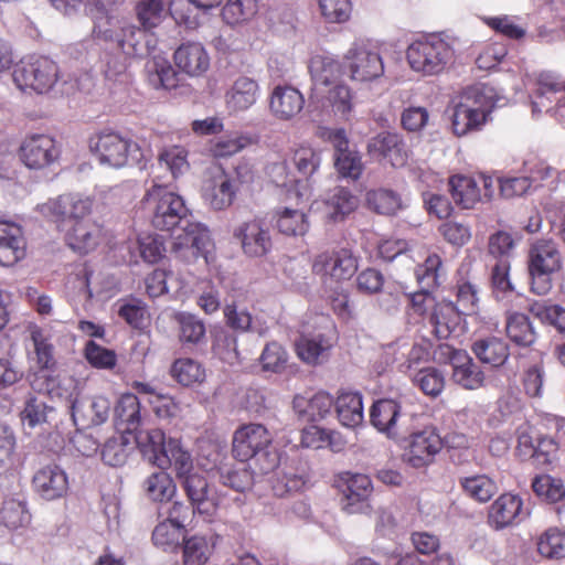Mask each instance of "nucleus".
Instances as JSON below:
<instances>
[{"label": "nucleus", "instance_id": "nucleus-58", "mask_svg": "<svg viewBox=\"0 0 565 565\" xmlns=\"http://www.w3.org/2000/svg\"><path fill=\"white\" fill-rule=\"evenodd\" d=\"M148 82L154 88L172 89L178 86V74L166 60L152 61L147 65Z\"/></svg>", "mask_w": 565, "mask_h": 565}, {"label": "nucleus", "instance_id": "nucleus-63", "mask_svg": "<svg viewBox=\"0 0 565 565\" xmlns=\"http://www.w3.org/2000/svg\"><path fill=\"white\" fill-rule=\"evenodd\" d=\"M534 493L550 503H556L564 499L565 488L561 479L550 475L536 476L532 481Z\"/></svg>", "mask_w": 565, "mask_h": 565}, {"label": "nucleus", "instance_id": "nucleus-4", "mask_svg": "<svg viewBox=\"0 0 565 565\" xmlns=\"http://www.w3.org/2000/svg\"><path fill=\"white\" fill-rule=\"evenodd\" d=\"M11 76L20 92L29 95H44L56 85L60 68L47 56L26 55L13 65Z\"/></svg>", "mask_w": 565, "mask_h": 565}, {"label": "nucleus", "instance_id": "nucleus-5", "mask_svg": "<svg viewBox=\"0 0 565 565\" xmlns=\"http://www.w3.org/2000/svg\"><path fill=\"white\" fill-rule=\"evenodd\" d=\"M141 205L158 231L170 232L191 214L181 195L160 184H153L146 191Z\"/></svg>", "mask_w": 565, "mask_h": 565}, {"label": "nucleus", "instance_id": "nucleus-1", "mask_svg": "<svg viewBox=\"0 0 565 565\" xmlns=\"http://www.w3.org/2000/svg\"><path fill=\"white\" fill-rule=\"evenodd\" d=\"M321 163L319 152L309 145L291 148L286 158L267 166L266 173L270 182L285 190L288 198L302 201L312 191V177Z\"/></svg>", "mask_w": 565, "mask_h": 565}, {"label": "nucleus", "instance_id": "nucleus-61", "mask_svg": "<svg viewBox=\"0 0 565 565\" xmlns=\"http://www.w3.org/2000/svg\"><path fill=\"white\" fill-rule=\"evenodd\" d=\"M83 355L94 369L113 370L117 365L116 352L96 343L94 340L85 343Z\"/></svg>", "mask_w": 565, "mask_h": 565}, {"label": "nucleus", "instance_id": "nucleus-44", "mask_svg": "<svg viewBox=\"0 0 565 565\" xmlns=\"http://www.w3.org/2000/svg\"><path fill=\"white\" fill-rule=\"evenodd\" d=\"M174 381L185 387L201 385L206 379L204 366L190 358L177 359L170 370Z\"/></svg>", "mask_w": 565, "mask_h": 565}, {"label": "nucleus", "instance_id": "nucleus-52", "mask_svg": "<svg viewBox=\"0 0 565 565\" xmlns=\"http://www.w3.org/2000/svg\"><path fill=\"white\" fill-rule=\"evenodd\" d=\"M310 74L318 85H330L342 74L343 65L330 56L317 55L310 61Z\"/></svg>", "mask_w": 565, "mask_h": 565}, {"label": "nucleus", "instance_id": "nucleus-39", "mask_svg": "<svg viewBox=\"0 0 565 565\" xmlns=\"http://www.w3.org/2000/svg\"><path fill=\"white\" fill-rule=\"evenodd\" d=\"M116 306L118 317L125 321L131 329L143 330L150 322V312L148 306L141 299L129 296L117 301Z\"/></svg>", "mask_w": 565, "mask_h": 565}, {"label": "nucleus", "instance_id": "nucleus-34", "mask_svg": "<svg viewBox=\"0 0 565 565\" xmlns=\"http://www.w3.org/2000/svg\"><path fill=\"white\" fill-rule=\"evenodd\" d=\"M258 92L259 86L254 78L239 76L225 94L226 107L232 111H244L256 103Z\"/></svg>", "mask_w": 565, "mask_h": 565}, {"label": "nucleus", "instance_id": "nucleus-31", "mask_svg": "<svg viewBox=\"0 0 565 565\" xmlns=\"http://www.w3.org/2000/svg\"><path fill=\"white\" fill-rule=\"evenodd\" d=\"M471 351L481 363L495 369L503 366L510 356L509 343L495 335L475 340Z\"/></svg>", "mask_w": 565, "mask_h": 565}, {"label": "nucleus", "instance_id": "nucleus-10", "mask_svg": "<svg viewBox=\"0 0 565 565\" xmlns=\"http://www.w3.org/2000/svg\"><path fill=\"white\" fill-rule=\"evenodd\" d=\"M491 109L492 100L487 96L484 87H469L454 108L451 115L454 134L465 136L470 131L479 130L486 124Z\"/></svg>", "mask_w": 565, "mask_h": 565}, {"label": "nucleus", "instance_id": "nucleus-23", "mask_svg": "<svg viewBox=\"0 0 565 565\" xmlns=\"http://www.w3.org/2000/svg\"><path fill=\"white\" fill-rule=\"evenodd\" d=\"M367 150L372 157L386 160L393 167H403L407 161L405 143L395 132H380L370 140Z\"/></svg>", "mask_w": 565, "mask_h": 565}, {"label": "nucleus", "instance_id": "nucleus-62", "mask_svg": "<svg viewBox=\"0 0 565 565\" xmlns=\"http://www.w3.org/2000/svg\"><path fill=\"white\" fill-rule=\"evenodd\" d=\"M136 15L143 31L157 28L164 17L162 0H140L136 6Z\"/></svg>", "mask_w": 565, "mask_h": 565}, {"label": "nucleus", "instance_id": "nucleus-6", "mask_svg": "<svg viewBox=\"0 0 565 565\" xmlns=\"http://www.w3.org/2000/svg\"><path fill=\"white\" fill-rule=\"evenodd\" d=\"M454 57L452 46L437 34L413 41L406 50L411 68L425 76L440 74Z\"/></svg>", "mask_w": 565, "mask_h": 565}, {"label": "nucleus", "instance_id": "nucleus-64", "mask_svg": "<svg viewBox=\"0 0 565 565\" xmlns=\"http://www.w3.org/2000/svg\"><path fill=\"white\" fill-rule=\"evenodd\" d=\"M537 551L545 558L565 557V533L558 529L546 530L537 541Z\"/></svg>", "mask_w": 565, "mask_h": 565}, {"label": "nucleus", "instance_id": "nucleus-51", "mask_svg": "<svg viewBox=\"0 0 565 565\" xmlns=\"http://www.w3.org/2000/svg\"><path fill=\"white\" fill-rule=\"evenodd\" d=\"M132 440L153 465H156V457L168 452L166 435L159 428L149 429L147 431H137L136 435H132Z\"/></svg>", "mask_w": 565, "mask_h": 565}, {"label": "nucleus", "instance_id": "nucleus-25", "mask_svg": "<svg viewBox=\"0 0 565 565\" xmlns=\"http://www.w3.org/2000/svg\"><path fill=\"white\" fill-rule=\"evenodd\" d=\"M305 106L303 95L294 86H276L269 98V109L279 120H291Z\"/></svg>", "mask_w": 565, "mask_h": 565}, {"label": "nucleus", "instance_id": "nucleus-43", "mask_svg": "<svg viewBox=\"0 0 565 565\" xmlns=\"http://www.w3.org/2000/svg\"><path fill=\"white\" fill-rule=\"evenodd\" d=\"M529 312L543 326L553 327L559 333H565V308L546 300H532Z\"/></svg>", "mask_w": 565, "mask_h": 565}, {"label": "nucleus", "instance_id": "nucleus-2", "mask_svg": "<svg viewBox=\"0 0 565 565\" xmlns=\"http://www.w3.org/2000/svg\"><path fill=\"white\" fill-rule=\"evenodd\" d=\"M232 454L241 462L260 461L263 473L274 470L279 462L278 452L273 449V435L262 424L241 425L233 434Z\"/></svg>", "mask_w": 565, "mask_h": 565}, {"label": "nucleus", "instance_id": "nucleus-38", "mask_svg": "<svg viewBox=\"0 0 565 565\" xmlns=\"http://www.w3.org/2000/svg\"><path fill=\"white\" fill-rule=\"evenodd\" d=\"M461 312L452 302H439L429 315V324L438 339H448L459 327Z\"/></svg>", "mask_w": 565, "mask_h": 565}, {"label": "nucleus", "instance_id": "nucleus-18", "mask_svg": "<svg viewBox=\"0 0 565 565\" xmlns=\"http://www.w3.org/2000/svg\"><path fill=\"white\" fill-rule=\"evenodd\" d=\"M211 243L209 230L198 222H188L171 245V252L180 258H198Z\"/></svg>", "mask_w": 565, "mask_h": 565}, {"label": "nucleus", "instance_id": "nucleus-56", "mask_svg": "<svg viewBox=\"0 0 565 565\" xmlns=\"http://www.w3.org/2000/svg\"><path fill=\"white\" fill-rule=\"evenodd\" d=\"M257 8V0H226L221 15L226 24L236 25L250 20Z\"/></svg>", "mask_w": 565, "mask_h": 565}, {"label": "nucleus", "instance_id": "nucleus-32", "mask_svg": "<svg viewBox=\"0 0 565 565\" xmlns=\"http://www.w3.org/2000/svg\"><path fill=\"white\" fill-rule=\"evenodd\" d=\"M448 188L454 202L460 209L470 210L482 202L479 182L472 175H451L448 179Z\"/></svg>", "mask_w": 565, "mask_h": 565}, {"label": "nucleus", "instance_id": "nucleus-21", "mask_svg": "<svg viewBox=\"0 0 565 565\" xmlns=\"http://www.w3.org/2000/svg\"><path fill=\"white\" fill-rule=\"evenodd\" d=\"M321 211L326 221L339 223L347 220L359 206V199L344 186H334L327 191L321 200Z\"/></svg>", "mask_w": 565, "mask_h": 565}, {"label": "nucleus", "instance_id": "nucleus-50", "mask_svg": "<svg viewBox=\"0 0 565 565\" xmlns=\"http://www.w3.org/2000/svg\"><path fill=\"white\" fill-rule=\"evenodd\" d=\"M31 514L26 502L14 498L6 499L0 510V523L9 530H18L29 525Z\"/></svg>", "mask_w": 565, "mask_h": 565}, {"label": "nucleus", "instance_id": "nucleus-42", "mask_svg": "<svg viewBox=\"0 0 565 565\" xmlns=\"http://www.w3.org/2000/svg\"><path fill=\"white\" fill-rule=\"evenodd\" d=\"M458 482L462 493L479 503L490 501L498 491L495 481L487 475L461 477Z\"/></svg>", "mask_w": 565, "mask_h": 565}, {"label": "nucleus", "instance_id": "nucleus-40", "mask_svg": "<svg viewBox=\"0 0 565 565\" xmlns=\"http://www.w3.org/2000/svg\"><path fill=\"white\" fill-rule=\"evenodd\" d=\"M333 406L335 407V401L326 392H318L309 399L302 396H296L294 399L295 409L309 422L324 418Z\"/></svg>", "mask_w": 565, "mask_h": 565}, {"label": "nucleus", "instance_id": "nucleus-8", "mask_svg": "<svg viewBox=\"0 0 565 565\" xmlns=\"http://www.w3.org/2000/svg\"><path fill=\"white\" fill-rule=\"evenodd\" d=\"M93 19L92 34L94 39L111 45L126 55L138 54L137 35L141 33L139 28L126 18L115 14L114 11L95 12Z\"/></svg>", "mask_w": 565, "mask_h": 565}, {"label": "nucleus", "instance_id": "nucleus-41", "mask_svg": "<svg viewBox=\"0 0 565 565\" xmlns=\"http://www.w3.org/2000/svg\"><path fill=\"white\" fill-rule=\"evenodd\" d=\"M508 338L516 345L529 348L536 341V332L529 317L521 312H509L505 320Z\"/></svg>", "mask_w": 565, "mask_h": 565}, {"label": "nucleus", "instance_id": "nucleus-24", "mask_svg": "<svg viewBox=\"0 0 565 565\" xmlns=\"http://www.w3.org/2000/svg\"><path fill=\"white\" fill-rule=\"evenodd\" d=\"M181 486L185 495L192 507L193 513L211 516L216 511V504L210 498V486L206 478L199 473L193 472L181 479Z\"/></svg>", "mask_w": 565, "mask_h": 565}, {"label": "nucleus", "instance_id": "nucleus-33", "mask_svg": "<svg viewBox=\"0 0 565 565\" xmlns=\"http://www.w3.org/2000/svg\"><path fill=\"white\" fill-rule=\"evenodd\" d=\"M401 415V405L388 398L374 402L370 409V422L379 431L394 438L398 435L397 419Z\"/></svg>", "mask_w": 565, "mask_h": 565}, {"label": "nucleus", "instance_id": "nucleus-48", "mask_svg": "<svg viewBox=\"0 0 565 565\" xmlns=\"http://www.w3.org/2000/svg\"><path fill=\"white\" fill-rule=\"evenodd\" d=\"M132 448V437L118 433L104 444L102 459L108 466L120 467L126 463Z\"/></svg>", "mask_w": 565, "mask_h": 565}, {"label": "nucleus", "instance_id": "nucleus-60", "mask_svg": "<svg viewBox=\"0 0 565 565\" xmlns=\"http://www.w3.org/2000/svg\"><path fill=\"white\" fill-rule=\"evenodd\" d=\"M413 384L425 395L437 397L445 388V376L436 367H423L413 376Z\"/></svg>", "mask_w": 565, "mask_h": 565}, {"label": "nucleus", "instance_id": "nucleus-3", "mask_svg": "<svg viewBox=\"0 0 565 565\" xmlns=\"http://www.w3.org/2000/svg\"><path fill=\"white\" fill-rule=\"evenodd\" d=\"M88 148L100 166L113 169L138 166L145 159L137 141L111 129L93 134L88 138Z\"/></svg>", "mask_w": 565, "mask_h": 565}, {"label": "nucleus", "instance_id": "nucleus-28", "mask_svg": "<svg viewBox=\"0 0 565 565\" xmlns=\"http://www.w3.org/2000/svg\"><path fill=\"white\" fill-rule=\"evenodd\" d=\"M92 206L93 201L90 199L67 194L58 196L57 200L51 203L50 209L54 215L61 218L64 226L92 221L89 217Z\"/></svg>", "mask_w": 565, "mask_h": 565}, {"label": "nucleus", "instance_id": "nucleus-27", "mask_svg": "<svg viewBox=\"0 0 565 565\" xmlns=\"http://www.w3.org/2000/svg\"><path fill=\"white\" fill-rule=\"evenodd\" d=\"M452 381L465 390H478L484 384V373L481 367L466 353L452 350L450 355Z\"/></svg>", "mask_w": 565, "mask_h": 565}, {"label": "nucleus", "instance_id": "nucleus-46", "mask_svg": "<svg viewBox=\"0 0 565 565\" xmlns=\"http://www.w3.org/2000/svg\"><path fill=\"white\" fill-rule=\"evenodd\" d=\"M215 541L211 537L193 535L183 541L182 561L183 565H204L210 559Z\"/></svg>", "mask_w": 565, "mask_h": 565}, {"label": "nucleus", "instance_id": "nucleus-29", "mask_svg": "<svg viewBox=\"0 0 565 565\" xmlns=\"http://www.w3.org/2000/svg\"><path fill=\"white\" fill-rule=\"evenodd\" d=\"M115 426L118 433L132 437L141 425V406L132 393L122 394L114 411Z\"/></svg>", "mask_w": 565, "mask_h": 565}, {"label": "nucleus", "instance_id": "nucleus-55", "mask_svg": "<svg viewBox=\"0 0 565 565\" xmlns=\"http://www.w3.org/2000/svg\"><path fill=\"white\" fill-rule=\"evenodd\" d=\"M366 203L370 209L383 215H394L402 207L399 194L388 189L369 191Z\"/></svg>", "mask_w": 565, "mask_h": 565}, {"label": "nucleus", "instance_id": "nucleus-15", "mask_svg": "<svg viewBox=\"0 0 565 565\" xmlns=\"http://www.w3.org/2000/svg\"><path fill=\"white\" fill-rule=\"evenodd\" d=\"M441 449L443 440L434 428L426 427L409 436L403 459L413 468H425L435 461Z\"/></svg>", "mask_w": 565, "mask_h": 565}, {"label": "nucleus", "instance_id": "nucleus-45", "mask_svg": "<svg viewBox=\"0 0 565 565\" xmlns=\"http://www.w3.org/2000/svg\"><path fill=\"white\" fill-rule=\"evenodd\" d=\"M274 220L277 230L286 236H303L310 226L307 215L296 209L277 210Z\"/></svg>", "mask_w": 565, "mask_h": 565}, {"label": "nucleus", "instance_id": "nucleus-22", "mask_svg": "<svg viewBox=\"0 0 565 565\" xmlns=\"http://www.w3.org/2000/svg\"><path fill=\"white\" fill-rule=\"evenodd\" d=\"M173 62L178 70L188 76L198 77L210 67V56L200 42L181 43L173 53Z\"/></svg>", "mask_w": 565, "mask_h": 565}, {"label": "nucleus", "instance_id": "nucleus-16", "mask_svg": "<svg viewBox=\"0 0 565 565\" xmlns=\"http://www.w3.org/2000/svg\"><path fill=\"white\" fill-rule=\"evenodd\" d=\"M340 481L343 509L348 513H361L370 508L369 500L373 492V483L369 476L345 471L340 475Z\"/></svg>", "mask_w": 565, "mask_h": 565}, {"label": "nucleus", "instance_id": "nucleus-19", "mask_svg": "<svg viewBox=\"0 0 565 565\" xmlns=\"http://www.w3.org/2000/svg\"><path fill=\"white\" fill-rule=\"evenodd\" d=\"M32 487L42 499L52 501L67 493L68 478L58 465L47 463L35 471Z\"/></svg>", "mask_w": 565, "mask_h": 565}, {"label": "nucleus", "instance_id": "nucleus-49", "mask_svg": "<svg viewBox=\"0 0 565 565\" xmlns=\"http://www.w3.org/2000/svg\"><path fill=\"white\" fill-rule=\"evenodd\" d=\"M174 321L178 324V337L182 344H198L205 338V324L195 315L177 312Z\"/></svg>", "mask_w": 565, "mask_h": 565}, {"label": "nucleus", "instance_id": "nucleus-57", "mask_svg": "<svg viewBox=\"0 0 565 565\" xmlns=\"http://www.w3.org/2000/svg\"><path fill=\"white\" fill-rule=\"evenodd\" d=\"M189 152L183 146H169L163 148L158 154V161L164 166L174 179L183 175L190 169L188 160Z\"/></svg>", "mask_w": 565, "mask_h": 565}, {"label": "nucleus", "instance_id": "nucleus-53", "mask_svg": "<svg viewBox=\"0 0 565 565\" xmlns=\"http://www.w3.org/2000/svg\"><path fill=\"white\" fill-rule=\"evenodd\" d=\"M332 341L324 334L302 337L296 343L299 359L308 364H317L319 358L332 348Z\"/></svg>", "mask_w": 565, "mask_h": 565}, {"label": "nucleus", "instance_id": "nucleus-59", "mask_svg": "<svg viewBox=\"0 0 565 565\" xmlns=\"http://www.w3.org/2000/svg\"><path fill=\"white\" fill-rule=\"evenodd\" d=\"M332 113L343 120H349L354 108V96L351 88L339 84L333 86L327 96Z\"/></svg>", "mask_w": 565, "mask_h": 565}, {"label": "nucleus", "instance_id": "nucleus-14", "mask_svg": "<svg viewBox=\"0 0 565 565\" xmlns=\"http://www.w3.org/2000/svg\"><path fill=\"white\" fill-rule=\"evenodd\" d=\"M343 70L355 82H372L384 73L381 55L363 44H354L345 54Z\"/></svg>", "mask_w": 565, "mask_h": 565}, {"label": "nucleus", "instance_id": "nucleus-54", "mask_svg": "<svg viewBox=\"0 0 565 565\" xmlns=\"http://www.w3.org/2000/svg\"><path fill=\"white\" fill-rule=\"evenodd\" d=\"M308 482L309 477L307 473L290 469L275 476L271 480V489L276 497H285L305 490Z\"/></svg>", "mask_w": 565, "mask_h": 565}, {"label": "nucleus", "instance_id": "nucleus-20", "mask_svg": "<svg viewBox=\"0 0 565 565\" xmlns=\"http://www.w3.org/2000/svg\"><path fill=\"white\" fill-rule=\"evenodd\" d=\"M26 238L17 223L0 221V265L13 266L26 256Z\"/></svg>", "mask_w": 565, "mask_h": 565}, {"label": "nucleus", "instance_id": "nucleus-7", "mask_svg": "<svg viewBox=\"0 0 565 565\" xmlns=\"http://www.w3.org/2000/svg\"><path fill=\"white\" fill-rule=\"evenodd\" d=\"M527 269L530 289L537 296H546L553 288V276L562 269V255L552 239H537L529 250Z\"/></svg>", "mask_w": 565, "mask_h": 565}, {"label": "nucleus", "instance_id": "nucleus-13", "mask_svg": "<svg viewBox=\"0 0 565 565\" xmlns=\"http://www.w3.org/2000/svg\"><path fill=\"white\" fill-rule=\"evenodd\" d=\"M233 237L239 243L243 254L249 258L265 257L274 246L269 226L258 217L235 226Z\"/></svg>", "mask_w": 565, "mask_h": 565}, {"label": "nucleus", "instance_id": "nucleus-11", "mask_svg": "<svg viewBox=\"0 0 565 565\" xmlns=\"http://www.w3.org/2000/svg\"><path fill=\"white\" fill-rule=\"evenodd\" d=\"M20 161L30 170H44L55 164L61 157V148L50 135L30 134L26 135L19 148Z\"/></svg>", "mask_w": 565, "mask_h": 565}, {"label": "nucleus", "instance_id": "nucleus-47", "mask_svg": "<svg viewBox=\"0 0 565 565\" xmlns=\"http://www.w3.org/2000/svg\"><path fill=\"white\" fill-rule=\"evenodd\" d=\"M148 498L154 502H169L177 493V484L166 471L151 473L143 483Z\"/></svg>", "mask_w": 565, "mask_h": 565}, {"label": "nucleus", "instance_id": "nucleus-12", "mask_svg": "<svg viewBox=\"0 0 565 565\" xmlns=\"http://www.w3.org/2000/svg\"><path fill=\"white\" fill-rule=\"evenodd\" d=\"M359 259L348 247L326 250L318 254L312 262V273L323 280L344 281L358 271Z\"/></svg>", "mask_w": 565, "mask_h": 565}, {"label": "nucleus", "instance_id": "nucleus-37", "mask_svg": "<svg viewBox=\"0 0 565 565\" xmlns=\"http://www.w3.org/2000/svg\"><path fill=\"white\" fill-rule=\"evenodd\" d=\"M168 452L156 457V466L161 469L173 468L177 478L182 479L193 473V461L189 451L181 447L177 439L168 440Z\"/></svg>", "mask_w": 565, "mask_h": 565}, {"label": "nucleus", "instance_id": "nucleus-17", "mask_svg": "<svg viewBox=\"0 0 565 565\" xmlns=\"http://www.w3.org/2000/svg\"><path fill=\"white\" fill-rule=\"evenodd\" d=\"M529 515L523 508L520 495L502 493L490 505L488 511V524L494 530H503L520 523Z\"/></svg>", "mask_w": 565, "mask_h": 565}, {"label": "nucleus", "instance_id": "nucleus-35", "mask_svg": "<svg viewBox=\"0 0 565 565\" xmlns=\"http://www.w3.org/2000/svg\"><path fill=\"white\" fill-rule=\"evenodd\" d=\"M29 333L38 370L54 371L56 367V359L52 335L38 324H31L29 327Z\"/></svg>", "mask_w": 565, "mask_h": 565}, {"label": "nucleus", "instance_id": "nucleus-36", "mask_svg": "<svg viewBox=\"0 0 565 565\" xmlns=\"http://www.w3.org/2000/svg\"><path fill=\"white\" fill-rule=\"evenodd\" d=\"M335 413L342 426L358 427L364 418L362 395L351 391L340 392L335 399Z\"/></svg>", "mask_w": 565, "mask_h": 565}, {"label": "nucleus", "instance_id": "nucleus-26", "mask_svg": "<svg viewBox=\"0 0 565 565\" xmlns=\"http://www.w3.org/2000/svg\"><path fill=\"white\" fill-rule=\"evenodd\" d=\"M72 418L74 424L88 428L105 423L109 416L110 402L104 396H95L72 404Z\"/></svg>", "mask_w": 565, "mask_h": 565}, {"label": "nucleus", "instance_id": "nucleus-9", "mask_svg": "<svg viewBox=\"0 0 565 565\" xmlns=\"http://www.w3.org/2000/svg\"><path fill=\"white\" fill-rule=\"evenodd\" d=\"M254 181V172L247 163L235 167L233 173L222 172L212 177L203 189L204 202L214 211H224L235 201L244 185Z\"/></svg>", "mask_w": 565, "mask_h": 565}, {"label": "nucleus", "instance_id": "nucleus-30", "mask_svg": "<svg viewBox=\"0 0 565 565\" xmlns=\"http://www.w3.org/2000/svg\"><path fill=\"white\" fill-rule=\"evenodd\" d=\"M64 230L67 245L79 254L93 250L102 234V227L93 220L64 225Z\"/></svg>", "mask_w": 565, "mask_h": 565}]
</instances>
